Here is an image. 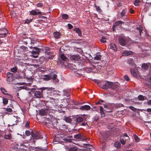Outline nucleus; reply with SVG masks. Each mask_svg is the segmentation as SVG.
I'll return each instance as SVG.
<instances>
[{
    "label": "nucleus",
    "mask_w": 151,
    "mask_h": 151,
    "mask_svg": "<svg viewBox=\"0 0 151 151\" xmlns=\"http://www.w3.org/2000/svg\"><path fill=\"white\" fill-rule=\"evenodd\" d=\"M118 86V85L117 83L107 81H101L100 85V87L104 89H107L108 88L114 89L116 88Z\"/></svg>",
    "instance_id": "nucleus-1"
},
{
    "label": "nucleus",
    "mask_w": 151,
    "mask_h": 151,
    "mask_svg": "<svg viewBox=\"0 0 151 151\" xmlns=\"http://www.w3.org/2000/svg\"><path fill=\"white\" fill-rule=\"evenodd\" d=\"M40 89L42 91H46V92H44L43 96H44V97L51 99V98L49 96H52L53 88L43 87L40 88ZM50 99L52 100L51 101H52V100L54 101V100L52 99Z\"/></svg>",
    "instance_id": "nucleus-2"
},
{
    "label": "nucleus",
    "mask_w": 151,
    "mask_h": 151,
    "mask_svg": "<svg viewBox=\"0 0 151 151\" xmlns=\"http://www.w3.org/2000/svg\"><path fill=\"white\" fill-rule=\"evenodd\" d=\"M31 91L34 93V96L36 98H41L43 96L42 92L40 88L38 89L40 91H37L35 88H30Z\"/></svg>",
    "instance_id": "nucleus-3"
},
{
    "label": "nucleus",
    "mask_w": 151,
    "mask_h": 151,
    "mask_svg": "<svg viewBox=\"0 0 151 151\" xmlns=\"http://www.w3.org/2000/svg\"><path fill=\"white\" fill-rule=\"evenodd\" d=\"M31 136L33 139V142L35 143L37 139L43 138V136L41 134L36 132H33L31 134Z\"/></svg>",
    "instance_id": "nucleus-4"
},
{
    "label": "nucleus",
    "mask_w": 151,
    "mask_h": 151,
    "mask_svg": "<svg viewBox=\"0 0 151 151\" xmlns=\"http://www.w3.org/2000/svg\"><path fill=\"white\" fill-rule=\"evenodd\" d=\"M29 47L31 48H33V50L32 52L33 57L34 58H37L38 57L40 52V49L37 47H33L32 46Z\"/></svg>",
    "instance_id": "nucleus-5"
},
{
    "label": "nucleus",
    "mask_w": 151,
    "mask_h": 151,
    "mask_svg": "<svg viewBox=\"0 0 151 151\" xmlns=\"http://www.w3.org/2000/svg\"><path fill=\"white\" fill-rule=\"evenodd\" d=\"M57 75L56 74H54L53 75H45L44 76L43 78L44 80L48 81L52 79V80H54L56 79Z\"/></svg>",
    "instance_id": "nucleus-6"
},
{
    "label": "nucleus",
    "mask_w": 151,
    "mask_h": 151,
    "mask_svg": "<svg viewBox=\"0 0 151 151\" xmlns=\"http://www.w3.org/2000/svg\"><path fill=\"white\" fill-rule=\"evenodd\" d=\"M64 148L67 151H77L78 148L76 146L69 148L68 146H65Z\"/></svg>",
    "instance_id": "nucleus-7"
},
{
    "label": "nucleus",
    "mask_w": 151,
    "mask_h": 151,
    "mask_svg": "<svg viewBox=\"0 0 151 151\" xmlns=\"http://www.w3.org/2000/svg\"><path fill=\"white\" fill-rule=\"evenodd\" d=\"M81 57L78 55H72L70 57V59L75 61L81 60Z\"/></svg>",
    "instance_id": "nucleus-8"
},
{
    "label": "nucleus",
    "mask_w": 151,
    "mask_h": 151,
    "mask_svg": "<svg viewBox=\"0 0 151 151\" xmlns=\"http://www.w3.org/2000/svg\"><path fill=\"white\" fill-rule=\"evenodd\" d=\"M39 9L32 10L30 11V14L32 15H40L42 13L40 12L39 11Z\"/></svg>",
    "instance_id": "nucleus-9"
},
{
    "label": "nucleus",
    "mask_w": 151,
    "mask_h": 151,
    "mask_svg": "<svg viewBox=\"0 0 151 151\" xmlns=\"http://www.w3.org/2000/svg\"><path fill=\"white\" fill-rule=\"evenodd\" d=\"M8 33V32L6 29L4 28L1 31V33H0V37H4Z\"/></svg>",
    "instance_id": "nucleus-10"
},
{
    "label": "nucleus",
    "mask_w": 151,
    "mask_h": 151,
    "mask_svg": "<svg viewBox=\"0 0 151 151\" xmlns=\"http://www.w3.org/2000/svg\"><path fill=\"white\" fill-rule=\"evenodd\" d=\"M119 41L121 45L123 46L125 45L126 41L125 38L121 37L119 39Z\"/></svg>",
    "instance_id": "nucleus-11"
},
{
    "label": "nucleus",
    "mask_w": 151,
    "mask_h": 151,
    "mask_svg": "<svg viewBox=\"0 0 151 151\" xmlns=\"http://www.w3.org/2000/svg\"><path fill=\"white\" fill-rule=\"evenodd\" d=\"M104 107L106 109L105 111L108 112H111L113 111L112 109H110V104H105L104 105Z\"/></svg>",
    "instance_id": "nucleus-12"
},
{
    "label": "nucleus",
    "mask_w": 151,
    "mask_h": 151,
    "mask_svg": "<svg viewBox=\"0 0 151 151\" xmlns=\"http://www.w3.org/2000/svg\"><path fill=\"white\" fill-rule=\"evenodd\" d=\"M133 52L131 51L125 50L122 53V55L123 56H127L132 55Z\"/></svg>",
    "instance_id": "nucleus-13"
},
{
    "label": "nucleus",
    "mask_w": 151,
    "mask_h": 151,
    "mask_svg": "<svg viewBox=\"0 0 151 151\" xmlns=\"http://www.w3.org/2000/svg\"><path fill=\"white\" fill-rule=\"evenodd\" d=\"M63 96L68 97L70 94V90L68 89H64L63 91Z\"/></svg>",
    "instance_id": "nucleus-14"
},
{
    "label": "nucleus",
    "mask_w": 151,
    "mask_h": 151,
    "mask_svg": "<svg viewBox=\"0 0 151 151\" xmlns=\"http://www.w3.org/2000/svg\"><path fill=\"white\" fill-rule=\"evenodd\" d=\"M74 137L77 139H78L79 140H82L83 141H84L85 140V139L83 138L82 135L80 134H77L74 135Z\"/></svg>",
    "instance_id": "nucleus-15"
},
{
    "label": "nucleus",
    "mask_w": 151,
    "mask_h": 151,
    "mask_svg": "<svg viewBox=\"0 0 151 151\" xmlns=\"http://www.w3.org/2000/svg\"><path fill=\"white\" fill-rule=\"evenodd\" d=\"M91 108L90 106L88 105H85L81 106L80 108V109L81 110H89Z\"/></svg>",
    "instance_id": "nucleus-16"
},
{
    "label": "nucleus",
    "mask_w": 151,
    "mask_h": 151,
    "mask_svg": "<svg viewBox=\"0 0 151 151\" xmlns=\"http://www.w3.org/2000/svg\"><path fill=\"white\" fill-rule=\"evenodd\" d=\"M40 114L42 116H45L47 114V111L45 109H42L39 111Z\"/></svg>",
    "instance_id": "nucleus-17"
},
{
    "label": "nucleus",
    "mask_w": 151,
    "mask_h": 151,
    "mask_svg": "<svg viewBox=\"0 0 151 151\" xmlns=\"http://www.w3.org/2000/svg\"><path fill=\"white\" fill-rule=\"evenodd\" d=\"M99 109L100 113L101 115V117H104L105 116V113L104 111V109L101 106H100Z\"/></svg>",
    "instance_id": "nucleus-18"
},
{
    "label": "nucleus",
    "mask_w": 151,
    "mask_h": 151,
    "mask_svg": "<svg viewBox=\"0 0 151 151\" xmlns=\"http://www.w3.org/2000/svg\"><path fill=\"white\" fill-rule=\"evenodd\" d=\"M110 48L115 51H116L117 50L116 46L113 43H111L110 44Z\"/></svg>",
    "instance_id": "nucleus-19"
},
{
    "label": "nucleus",
    "mask_w": 151,
    "mask_h": 151,
    "mask_svg": "<svg viewBox=\"0 0 151 151\" xmlns=\"http://www.w3.org/2000/svg\"><path fill=\"white\" fill-rule=\"evenodd\" d=\"M83 118L81 116L78 117L75 120V121L77 123H79L83 122Z\"/></svg>",
    "instance_id": "nucleus-20"
},
{
    "label": "nucleus",
    "mask_w": 151,
    "mask_h": 151,
    "mask_svg": "<svg viewBox=\"0 0 151 151\" xmlns=\"http://www.w3.org/2000/svg\"><path fill=\"white\" fill-rule=\"evenodd\" d=\"M53 35L56 39H59L60 38V34L59 32H56L53 33Z\"/></svg>",
    "instance_id": "nucleus-21"
},
{
    "label": "nucleus",
    "mask_w": 151,
    "mask_h": 151,
    "mask_svg": "<svg viewBox=\"0 0 151 151\" xmlns=\"http://www.w3.org/2000/svg\"><path fill=\"white\" fill-rule=\"evenodd\" d=\"M123 23V22L121 21H119L116 22L113 26V30H114V27L119 25V24H122Z\"/></svg>",
    "instance_id": "nucleus-22"
},
{
    "label": "nucleus",
    "mask_w": 151,
    "mask_h": 151,
    "mask_svg": "<svg viewBox=\"0 0 151 151\" xmlns=\"http://www.w3.org/2000/svg\"><path fill=\"white\" fill-rule=\"evenodd\" d=\"M26 148V146L25 145L21 144L20 145L19 149L21 151H25Z\"/></svg>",
    "instance_id": "nucleus-23"
},
{
    "label": "nucleus",
    "mask_w": 151,
    "mask_h": 151,
    "mask_svg": "<svg viewBox=\"0 0 151 151\" xmlns=\"http://www.w3.org/2000/svg\"><path fill=\"white\" fill-rule=\"evenodd\" d=\"M60 58L63 61H67L68 60V58L66 57L63 54H61L60 55Z\"/></svg>",
    "instance_id": "nucleus-24"
},
{
    "label": "nucleus",
    "mask_w": 151,
    "mask_h": 151,
    "mask_svg": "<svg viewBox=\"0 0 151 151\" xmlns=\"http://www.w3.org/2000/svg\"><path fill=\"white\" fill-rule=\"evenodd\" d=\"M59 128L60 130H64L67 128V126L65 124L60 125L59 126Z\"/></svg>",
    "instance_id": "nucleus-25"
},
{
    "label": "nucleus",
    "mask_w": 151,
    "mask_h": 151,
    "mask_svg": "<svg viewBox=\"0 0 151 151\" xmlns=\"http://www.w3.org/2000/svg\"><path fill=\"white\" fill-rule=\"evenodd\" d=\"M130 72L132 75L134 77L136 78L137 76L136 72L133 69H131Z\"/></svg>",
    "instance_id": "nucleus-26"
},
{
    "label": "nucleus",
    "mask_w": 151,
    "mask_h": 151,
    "mask_svg": "<svg viewBox=\"0 0 151 151\" xmlns=\"http://www.w3.org/2000/svg\"><path fill=\"white\" fill-rule=\"evenodd\" d=\"M74 30L78 34V35L81 36L82 35L81 32L78 28H76Z\"/></svg>",
    "instance_id": "nucleus-27"
},
{
    "label": "nucleus",
    "mask_w": 151,
    "mask_h": 151,
    "mask_svg": "<svg viewBox=\"0 0 151 151\" xmlns=\"http://www.w3.org/2000/svg\"><path fill=\"white\" fill-rule=\"evenodd\" d=\"M114 147L117 148H119L121 146V144L119 142H116L114 144Z\"/></svg>",
    "instance_id": "nucleus-28"
},
{
    "label": "nucleus",
    "mask_w": 151,
    "mask_h": 151,
    "mask_svg": "<svg viewBox=\"0 0 151 151\" xmlns=\"http://www.w3.org/2000/svg\"><path fill=\"white\" fill-rule=\"evenodd\" d=\"M138 99L140 101H143L145 100L146 97L145 96H143L142 95H139L138 97Z\"/></svg>",
    "instance_id": "nucleus-29"
},
{
    "label": "nucleus",
    "mask_w": 151,
    "mask_h": 151,
    "mask_svg": "<svg viewBox=\"0 0 151 151\" xmlns=\"http://www.w3.org/2000/svg\"><path fill=\"white\" fill-rule=\"evenodd\" d=\"M137 29H138L139 32V34L141 35V34L143 30V27L142 25H140L139 27L137 28Z\"/></svg>",
    "instance_id": "nucleus-30"
},
{
    "label": "nucleus",
    "mask_w": 151,
    "mask_h": 151,
    "mask_svg": "<svg viewBox=\"0 0 151 151\" xmlns=\"http://www.w3.org/2000/svg\"><path fill=\"white\" fill-rule=\"evenodd\" d=\"M101 55L99 54H97L94 57V59L97 60H100L101 59Z\"/></svg>",
    "instance_id": "nucleus-31"
},
{
    "label": "nucleus",
    "mask_w": 151,
    "mask_h": 151,
    "mask_svg": "<svg viewBox=\"0 0 151 151\" xmlns=\"http://www.w3.org/2000/svg\"><path fill=\"white\" fill-rule=\"evenodd\" d=\"M60 92L57 90H55V88H53L52 93V94L54 95H58V93Z\"/></svg>",
    "instance_id": "nucleus-32"
},
{
    "label": "nucleus",
    "mask_w": 151,
    "mask_h": 151,
    "mask_svg": "<svg viewBox=\"0 0 151 151\" xmlns=\"http://www.w3.org/2000/svg\"><path fill=\"white\" fill-rule=\"evenodd\" d=\"M142 69H147L148 68V65L145 63L143 64L142 65Z\"/></svg>",
    "instance_id": "nucleus-33"
},
{
    "label": "nucleus",
    "mask_w": 151,
    "mask_h": 151,
    "mask_svg": "<svg viewBox=\"0 0 151 151\" xmlns=\"http://www.w3.org/2000/svg\"><path fill=\"white\" fill-rule=\"evenodd\" d=\"M1 90L2 93L4 94H7V92L6 89L4 88H1Z\"/></svg>",
    "instance_id": "nucleus-34"
},
{
    "label": "nucleus",
    "mask_w": 151,
    "mask_h": 151,
    "mask_svg": "<svg viewBox=\"0 0 151 151\" xmlns=\"http://www.w3.org/2000/svg\"><path fill=\"white\" fill-rule=\"evenodd\" d=\"M134 136L135 141L137 142H139L140 140L139 138L135 134L134 135Z\"/></svg>",
    "instance_id": "nucleus-35"
},
{
    "label": "nucleus",
    "mask_w": 151,
    "mask_h": 151,
    "mask_svg": "<svg viewBox=\"0 0 151 151\" xmlns=\"http://www.w3.org/2000/svg\"><path fill=\"white\" fill-rule=\"evenodd\" d=\"M127 12V10H123L121 13V15L122 17H123L125 15V14Z\"/></svg>",
    "instance_id": "nucleus-36"
},
{
    "label": "nucleus",
    "mask_w": 151,
    "mask_h": 151,
    "mask_svg": "<svg viewBox=\"0 0 151 151\" xmlns=\"http://www.w3.org/2000/svg\"><path fill=\"white\" fill-rule=\"evenodd\" d=\"M65 120L66 122L68 123L70 122L71 121V119L69 117H65Z\"/></svg>",
    "instance_id": "nucleus-37"
},
{
    "label": "nucleus",
    "mask_w": 151,
    "mask_h": 151,
    "mask_svg": "<svg viewBox=\"0 0 151 151\" xmlns=\"http://www.w3.org/2000/svg\"><path fill=\"white\" fill-rule=\"evenodd\" d=\"M11 138V134L10 133L8 134H5L4 136V138L6 139H10Z\"/></svg>",
    "instance_id": "nucleus-38"
},
{
    "label": "nucleus",
    "mask_w": 151,
    "mask_h": 151,
    "mask_svg": "<svg viewBox=\"0 0 151 151\" xmlns=\"http://www.w3.org/2000/svg\"><path fill=\"white\" fill-rule=\"evenodd\" d=\"M62 17L63 19H67L68 18V16L65 14H63L62 16Z\"/></svg>",
    "instance_id": "nucleus-39"
},
{
    "label": "nucleus",
    "mask_w": 151,
    "mask_h": 151,
    "mask_svg": "<svg viewBox=\"0 0 151 151\" xmlns=\"http://www.w3.org/2000/svg\"><path fill=\"white\" fill-rule=\"evenodd\" d=\"M140 2L139 0H135L134 2V4L135 6L139 5V3Z\"/></svg>",
    "instance_id": "nucleus-40"
},
{
    "label": "nucleus",
    "mask_w": 151,
    "mask_h": 151,
    "mask_svg": "<svg viewBox=\"0 0 151 151\" xmlns=\"http://www.w3.org/2000/svg\"><path fill=\"white\" fill-rule=\"evenodd\" d=\"M3 103L4 104H6L8 103V99L5 98L3 99Z\"/></svg>",
    "instance_id": "nucleus-41"
},
{
    "label": "nucleus",
    "mask_w": 151,
    "mask_h": 151,
    "mask_svg": "<svg viewBox=\"0 0 151 151\" xmlns=\"http://www.w3.org/2000/svg\"><path fill=\"white\" fill-rule=\"evenodd\" d=\"M100 41L102 43H105L106 42V39L105 37H103L100 40Z\"/></svg>",
    "instance_id": "nucleus-42"
},
{
    "label": "nucleus",
    "mask_w": 151,
    "mask_h": 151,
    "mask_svg": "<svg viewBox=\"0 0 151 151\" xmlns=\"http://www.w3.org/2000/svg\"><path fill=\"white\" fill-rule=\"evenodd\" d=\"M120 141L122 145H124L125 144V141L122 138H120Z\"/></svg>",
    "instance_id": "nucleus-43"
},
{
    "label": "nucleus",
    "mask_w": 151,
    "mask_h": 151,
    "mask_svg": "<svg viewBox=\"0 0 151 151\" xmlns=\"http://www.w3.org/2000/svg\"><path fill=\"white\" fill-rule=\"evenodd\" d=\"M11 71L13 73H15L17 71V69L16 67H14L11 68Z\"/></svg>",
    "instance_id": "nucleus-44"
},
{
    "label": "nucleus",
    "mask_w": 151,
    "mask_h": 151,
    "mask_svg": "<svg viewBox=\"0 0 151 151\" xmlns=\"http://www.w3.org/2000/svg\"><path fill=\"white\" fill-rule=\"evenodd\" d=\"M45 52L46 54H49L50 51L49 50V48L48 47L46 48Z\"/></svg>",
    "instance_id": "nucleus-45"
},
{
    "label": "nucleus",
    "mask_w": 151,
    "mask_h": 151,
    "mask_svg": "<svg viewBox=\"0 0 151 151\" xmlns=\"http://www.w3.org/2000/svg\"><path fill=\"white\" fill-rule=\"evenodd\" d=\"M26 135L27 136H29L30 135V132L29 130H26L25 132Z\"/></svg>",
    "instance_id": "nucleus-46"
},
{
    "label": "nucleus",
    "mask_w": 151,
    "mask_h": 151,
    "mask_svg": "<svg viewBox=\"0 0 151 151\" xmlns=\"http://www.w3.org/2000/svg\"><path fill=\"white\" fill-rule=\"evenodd\" d=\"M32 19H27L25 21L24 23L26 24H28L32 21Z\"/></svg>",
    "instance_id": "nucleus-47"
},
{
    "label": "nucleus",
    "mask_w": 151,
    "mask_h": 151,
    "mask_svg": "<svg viewBox=\"0 0 151 151\" xmlns=\"http://www.w3.org/2000/svg\"><path fill=\"white\" fill-rule=\"evenodd\" d=\"M37 6L38 7H41L42 6V4L41 3H38L37 4Z\"/></svg>",
    "instance_id": "nucleus-48"
},
{
    "label": "nucleus",
    "mask_w": 151,
    "mask_h": 151,
    "mask_svg": "<svg viewBox=\"0 0 151 151\" xmlns=\"http://www.w3.org/2000/svg\"><path fill=\"white\" fill-rule=\"evenodd\" d=\"M124 79L127 81H128L129 80L128 76L127 75L124 76Z\"/></svg>",
    "instance_id": "nucleus-49"
},
{
    "label": "nucleus",
    "mask_w": 151,
    "mask_h": 151,
    "mask_svg": "<svg viewBox=\"0 0 151 151\" xmlns=\"http://www.w3.org/2000/svg\"><path fill=\"white\" fill-rule=\"evenodd\" d=\"M68 26L69 28L70 29H71L73 27V26L70 24H68Z\"/></svg>",
    "instance_id": "nucleus-50"
},
{
    "label": "nucleus",
    "mask_w": 151,
    "mask_h": 151,
    "mask_svg": "<svg viewBox=\"0 0 151 151\" xmlns=\"http://www.w3.org/2000/svg\"><path fill=\"white\" fill-rule=\"evenodd\" d=\"M96 10L99 12H101L100 8L99 6L96 7Z\"/></svg>",
    "instance_id": "nucleus-51"
},
{
    "label": "nucleus",
    "mask_w": 151,
    "mask_h": 151,
    "mask_svg": "<svg viewBox=\"0 0 151 151\" xmlns=\"http://www.w3.org/2000/svg\"><path fill=\"white\" fill-rule=\"evenodd\" d=\"M25 127L28 128L29 127V123L27 122L25 125Z\"/></svg>",
    "instance_id": "nucleus-52"
},
{
    "label": "nucleus",
    "mask_w": 151,
    "mask_h": 151,
    "mask_svg": "<svg viewBox=\"0 0 151 151\" xmlns=\"http://www.w3.org/2000/svg\"><path fill=\"white\" fill-rule=\"evenodd\" d=\"M53 57H54V56L53 55H49V56L48 57V58L50 60L52 59H53Z\"/></svg>",
    "instance_id": "nucleus-53"
},
{
    "label": "nucleus",
    "mask_w": 151,
    "mask_h": 151,
    "mask_svg": "<svg viewBox=\"0 0 151 151\" xmlns=\"http://www.w3.org/2000/svg\"><path fill=\"white\" fill-rule=\"evenodd\" d=\"M6 111H7L9 112H11L12 111V109L10 108H7L6 109Z\"/></svg>",
    "instance_id": "nucleus-54"
},
{
    "label": "nucleus",
    "mask_w": 151,
    "mask_h": 151,
    "mask_svg": "<svg viewBox=\"0 0 151 151\" xmlns=\"http://www.w3.org/2000/svg\"><path fill=\"white\" fill-rule=\"evenodd\" d=\"M130 109L133 111H135L136 110L132 106H130L129 107Z\"/></svg>",
    "instance_id": "nucleus-55"
},
{
    "label": "nucleus",
    "mask_w": 151,
    "mask_h": 151,
    "mask_svg": "<svg viewBox=\"0 0 151 151\" xmlns=\"http://www.w3.org/2000/svg\"><path fill=\"white\" fill-rule=\"evenodd\" d=\"M22 48L24 49V51H26L27 50V48L26 47L22 46Z\"/></svg>",
    "instance_id": "nucleus-56"
},
{
    "label": "nucleus",
    "mask_w": 151,
    "mask_h": 151,
    "mask_svg": "<svg viewBox=\"0 0 151 151\" xmlns=\"http://www.w3.org/2000/svg\"><path fill=\"white\" fill-rule=\"evenodd\" d=\"M12 75L13 74L12 73L9 72L7 73V76H9V77L10 76H12Z\"/></svg>",
    "instance_id": "nucleus-57"
},
{
    "label": "nucleus",
    "mask_w": 151,
    "mask_h": 151,
    "mask_svg": "<svg viewBox=\"0 0 151 151\" xmlns=\"http://www.w3.org/2000/svg\"><path fill=\"white\" fill-rule=\"evenodd\" d=\"M87 124L86 122H85V121L83 122L82 123L81 125L82 126H85L86 124Z\"/></svg>",
    "instance_id": "nucleus-58"
},
{
    "label": "nucleus",
    "mask_w": 151,
    "mask_h": 151,
    "mask_svg": "<svg viewBox=\"0 0 151 151\" xmlns=\"http://www.w3.org/2000/svg\"><path fill=\"white\" fill-rule=\"evenodd\" d=\"M18 120H16V121H15V122H16V123L15 124H12V125H9V126H13V125H15V124H16V125L17 124V123H18Z\"/></svg>",
    "instance_id": "nucleus-59"
},
{
    "label": "nucleus",
    "mask_w": 151,
    "mask_h": 151,
    "mask_svg": "<svg viewBox=\"0 0 151 151\" xmlns=\"http://www.w3.org/2000/svg\"><path fill=\"white\" fill-rule=\"evenodd\" d=\"M147 111L148 112L151 113V108H149L147 109Z\"/></svg>",
    "instance_id": "nucleus-60"
},
{
    "label": "nucleus",
    "mask_w": 151,
    "mask_h": 151,
    "mask_svg": "<svg viewBox=\"0 0 151 151\" xmlns=\"http://www.w3.org/2000/svg\"><path fill=\"white\" fill-rule=\"evenodd\" d=\"M130 12L132 14V13H133L134 12V10L132 9H130Z\"/></svg>",
    "instance_id": "nucleus-61"
},
{
    "label": "nucleus",
    "mask_w": 151,
    "mask_h": 151,
    "mask_svg": "<svg viewBox=\"0 0 151 151\" xmlns=\"http://www.w3.org/2000/svg\"><path fill=\"white\" fill-rule=\"evenodd\" d=\"M147 104L149 105H151V100H149L148 101Z\"/></svg>",
    "instance_id": "nucleus-62"
},
{
    "label": "nucleus",
    "mask_w": 151,
    "mask_h": 151,
    "mask_svg": "<svg viewBox=\"0 0 151 151\" xmlns=\"http://www.w3.org/2000/svg\"><path fill=\"white\" fill-rule=\"evenodd\" d=\"M40 18H42V19H45V18H46V17H45L43 16H41L40 17Z\"/></svg>",
    "instance_id": "nucleus-63"
},
{
    "label": "nucleus",
    "mask_w": 151,
    "mask_h": 151,
    "mask_svg": "<svg viewBox=\"0 0 151 151\" xmlns=\"http://www.w3.org/2000/svg\"><path fill=\"white\" fill-rule=\"evenodd\" d=\"M64 140L65 141H66V142L68 141V142H70V140H69V139H65Z\"/></svg>",
    "instance_id": "nucleus-64"
}]
</instances>
